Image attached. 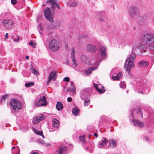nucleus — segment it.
Segmentation results:
<instances>
[{"label":"nucleus","mask_w":154,"mask_h":154,"mask_svg":"<svg viewBox=\"0 0 154 154\" xmlns=\"http://www.w3.org/2000/svg\"><path fill=\"white\" fill-rule=\"evenodd\" d=\"M140 40L142 43L150 46L154 42V35L150 33L144 34L140 37Z\"/></svg>","instance_id":"f257e3e1"},{"label":"nucleus","mask_w":154,"mask_h":154,"mask_svg":"<svg viewBox=\"0 0 154 154\" xmlns=\"http://www.w3.org/2000/svg\"><path fill=\"white\" fill-rule=\"evenodd\" d=\"M136 55L134 53H133L131 55H129V57L126 60L124 67L126 71L128 72L130 71V69L133 67H134V60L135 59Z\"/></svg>","instance_id":"f03ea898"},{"label":"nucleus","mask_w":154,"mask_h":154,"mask_svg":"<svg viewBox=\"0 0 154 154\" xmlns=\"http://www.w3.org/2000/svg\"><path fill=\"white\" fill-rule=\"evenodd\" d=\"M129 14L132 19L138 20L140 15V13L136 7H131L129 9Z\"/></svg>","instance_id":"7ed1b4c3"},{"label":"nucleus","mask_w":154,"mask_h":154,"mask_svg":"<svg viewBox=\"0 0 154 154\" xmlns=\"http://www.w3.org/2000/svg\"><path fill=\"white\" fill-rule=\"evenodd\" d=\"M47 103L46 98L45 96L44 95L42 97H40L39 98L38 97L35 99L34 105L36 107L44 106L47 105Z\"/></svg>","instance_id":"20e7f679"},{"label":"nucleus","mask_w":154,"mask_h":154,"mask_svg":"<svg viewBox=\"0 0 154 154\" xmlns=\"http://www.w3.org/2000/svg\"><path fill=\"white\" fill-rule=\"evenodd\" d=\"M49 48L51 51H56L59 48V43L57 40L53 39L49 43Z\"/></svg>","instance_id":"39448f33"},{"label":"nucleus","mask_w":154,"mask_h":154,"mask_svg":"<svg viewBox=\"0 0 154 154\" xmlns=\"http://www.w3.org/2000/svg\"><path fill=\"white\" fill-rule=\"evenodd\" d=\"M9 103L15 111H18L22 108V106L20 102L16 99H12Z\"/></svg>","instance_id":"423d86ee"},{"label":"nucleus","mask_w":154,"mask_h":154,"mask_svg":"<svg viewBox=\"0 0 154 154\" xmlns=\"http://www.w3.org/2000/svg\"><path fill=\"white\" fill-rule=\"evenodd\" d=\"M149 46L146 44L144 43H142L141 41L140 43L137 45L134 46L133 49V50H136L137 48L140 49V51L141 52H146L148 49V47Z\"/></svg>","instance_id":"0eeeda50"},{"label":"nucleus","mask_w":154,"mask_h":154,"mask_svg":"<svg viewBox=\"0 0 154 154\" xmlns=\"http://www.w3.org/2000/svg\"><path fill=\"white\" fill-rule=\"evenodd\" d=\"M149 18V15L144 14L141 16L140 15L137 20L140 24L143 25L146 24Z\"/></svg>","instance_id":"6e6552de"},{"label":"nucleus","mask_w":154,"mask_h":154,"mask_svg":"<svg viewBox=\"0 0 154 154\" xmlns=\"http://www.w3.org/2000/svg\"><path fill=\"white\" fill-rule=\"evenodd\" d=\"M44 15L45 18L51 22H54L53 18L50 9L48 7L44 10Z\"/></svg>","instance_id":"1a4fd4ad"},{"label":"nucleus","mask_w":154,"mask_h":154,"mask_svg":"<svg viewBox=\"0 0 154 154\" xmlns=\"http://www.w3.org/2000/svg\"><path fill=\"white\" fill-rule=\"evenodd\" d=\"M2 24L8 29H11L13 24V22L11 20H5L2 21Z\"/></svg>","instance_id":"9d476101"},{"label":"nucleus","mask_w":154,"mask_h":154,"mask_svg":"<svg viewBox=\"0 0 154 154\" xmlns=\"http://www.w3.org/2000/svg\"><path fill=\"white\" fill-rule=\"evenodd\" d=\"M49 2L51 5V8L52 11L54 12L55 11L56 7L58 9H60L59 5V3L54 0H49L47 2Z\"/></svg>","instance_id":"9b49d317"},{"label":"nucleus","mask_w":154,"mask_h":154,"mask_svg":"<svg viewBox=\"0 0 154 154\" xmlns=\"http://www.w3.org/2000/svg\"><path fill=\"white\" fill-rule=\"evenodd\" d=\"M86 50L90 52L94 53L97 50L96 47L92 44H88L86 47Z\"/></svg>","instance_id":"f8f14e48"},{"label":"nucleus","mask_w":154,"mask_h":154,"mask_svg":"<svg viewBox=\"0 0 154 154\" xmlns=\"http://www.w3.org/2000/svg\"><path fill=\"white\" fill-rule=\"evenodd\" d=\"M93 85L97 91L99 93H103L105 91L104 86L101 84L97 85L94 83Z\"/></svg>","instance_id":"ddd939ff"},{"label":"nucleus","mask_w":154,"mask_h":154,"mask_svg":"<svg viewBox=\"0 0 154 154\" xmlns=\"http://www.w3.org/2000/svg\"><path fill=\"white\" fill-rule=\"evenodd\" d=\"M67 151V147L66 146H61L59 149L56 151L55 154H66Z\"/></svg>","instance_id":"4468645a"},{"label":"nucleus","mask_w":154,"mask_h":154,"mask_svg":"<svg viewBox=\"0 0 154 154\" xmlns=\"http://www.w3.org/2000/svg\"><path fill=\"white\" fill-rule=\"evenodd\" d=\"M56 75V72H52L50 73L48 77V80L47 83V85H48L52 80H53L54 81L55 80Z\"/></svg>","instance_id":"2eb2a0df"},{"label":"nucleus","mask_w":154,"mask_h":154,"mask_svg":"<svg viewBox=\"0 0 154 154\" xmlns=\"http://www.w3.org/2000/svg\"><path fill=\"white\" fill-rule=\"evenodd\" d=\"M131 116L133 117H134V114L136 112L138 114H140V116L141 118L143 117V114L142 112L141 111V109L139 107L137 109V110L135 109H133L131 111Z\"/></svg>","instance_id":"dca6fc26"},{"label":"nucleus","mask_w":154,"mask_h":154,"mask_svg":"<svg viewBox=\"0 0 154 154\" xmlns=\"http://www.w3.org/2000/svg\"><path fill=\"white\" fill-rule=\"evenodd\" d=\"M100 54L102 57L105 59L107 56V54L106 53V47L103 46L100 48Z\"/></svg>","instance_id":"f3484780"},{"label":"nucleus","mask_w":154,"mask_h":154,"mask_svg":"<svg viewBox=\"0 0 154 154\" xmlns=\"http://www.w3.org/2000/svg\"><path fill=\"white\" fill-rule=\"evenodd\" d=\"M131 122L134 125L137 126L140 128H142L144 126V124L139 120L136 119H132Z\"/></svg>","instance_id":"a211bd4d"},{"label":"nucleus","mask_w":154,"mask_h":154,"mask_svg":"<svg viewBox=\"0 0 154 154\" xmlns=\"http://www.w3.org/2000/svg\"><path fill=\"white\" fill-rule=\"evenodd\" d=\"M75 54V48H73L71 52V58L72 59V61L73 63L72 65H74L75 67L77 66V64L76 63V60L74 58Z\"/></svg>","instance_id":"6ab92c4d"},{"label":"nucleus","mask_w":154,"mask_h":154,"mask_svg":"<svg viewBox=\"0 0 154 154\" xmlns=\"http://www.w3.org/2000/svg\"><path fill=\"white\" fill-rule=\"evenodd\" d=\"M138 64L139 67H146L149 64V63L147 61L142 60L138 62Z\"/></svg>","instance_id":"aec40b11"},{"label":"nucleus","mask_w":154,"mask_h":154,"mask_svg":"<svg viewBox=\"0 0 154 154\" xmlns=\"http://www.w3.org/2000/svg\"><path fill=\"white\" fill-rule=\"evenodd\" d=\"M109 145L111 148H114L116 147V144L115 140L111 139L109 140Z\"/></svg>","instance_id":"412c9836"},{"label":"nucleus","mask_w":154,"mask_h":154,"mask_svg":"<svg viewBox=\"0 0 154 154\" xmlns=\"http://www.w3.org/2000/svg\"><path fill=\"white\" fill-rule=\"evenodd\" d=\"M53 126L54 127L57 128L59 125V121L56 119H54L52 121Z\"/></svg>","instance_id":"4be33fe9"},{"label":"nucleus","mask_w":154,"mask_h":154,"mask_svg":"<svg viewBox=\"0 0 154 154\" xmlns=\"http://www.w3.org/2000/svg\"><path fill=\"white\" fill-rule=\"evenodd\" d=\"M102 140H103L99 144V147L100 148H103V146L106 144V143L108 142V140L106 138H103Z\"/></svg>","instance_id":"5701e85b"},{"label":"nucleus","mask_w":154,"mask_h":154,"mask_svg":"<svg viewBox=\"0 0 154 154\" xmlns=\"http://www.w3.org/2000/svg\"><path fill=\"white\" fill-rule=\"evenodd\" d=\"M122 76V72H120L119 74L116 76H112V78L115 80H118L120 79Z\"/></svg>","instance_id":"b1692460"},{"label":"nucleus","mask_w":154,"mask_h":154,"mask_svg":"<svg viewBox=\"0 0 154 154\" xmlns=\"http://www.w3.org/2000/svg\"><path fill=\"white\" fill-rule=\"evenodd\" d=\"M98 14L100 16L102 17H100L99 18V20L100 21H102L104 20L105 17H103V16L105 15V12L103 11H102L101 12H98Z\"/></svg>","instance_id":"393cba45"},{"label":"nucleus","mask_w":154,"mask_h":154,"mask_svg":"<svg viewBox=\"0 0 154 154\" xmlns=\"http://www.w3.org/2000/svg\"><path fill=\"white\" fill-rule=\"evenodd\" d=\"M56 108L58 110H60L63 109V106L61 102H58L56 105Z\"/></svg>","instance_id":"a878e982"},{"label":"nucleus","mask_w":154,"mask_h":154,"mask_svg":"<svg viewBox=\"0 0 154 154\" xmlns=\"http://www.w3.org/2000/svg\"><path fill=\"white\" fill-rule=\"evenodd\" d=\"M72 113L75 116H77L79 112V109L77 108H75L72 109Z\"/></svg>","instance_id":"bb28decb"},{"label":"nucleus","mask_w":154,"mask_h":154,"mask_svg":"<svg viewBox=\"0 0 154 154\" xmlns=\"http://www.w3.org/2000/svg\"><path fill=\"white\" fill-rule=\"evenodd\" d=\"M31 68L30 69V70L34 74L37 75L38 74V72L32 66H31Z\"/></svg>","instance_id":"cd10ccee"},{"label":"nucleus","mask_w":154,"mask_h":154,"mask_svg":"<svg viewBox=\"0 0 154 154\" xmlns=\"http://www.w3.org/2000/svg\"><path fill=\"white\" fill-rule=\"evenodd\" d=\"M34 85V83L33 82L26 83L25 84V86L26 87H30L31 86L33 85Z\"/></svg>","instance_id":"c85d7f7f"},{"label":"nucleus","mask_w":154,"mask_h":154,"mask_svg":"<svg viewBox=\"0 0 154 154\" xmlns=\"http://www.w3.org/2000/svg\"><path fill=\"white\" fill-rule=\"evenodd\" d=\"M120 86L122 88H126L125 83L124 82H121L120 83Z\"/></svg>","instance_id":"c756f323"},{"label":"nucleus","mask_w":154,"mask_h":154,"mask_svg":"<svg viewBox=\"0 0 154 154\" xmlns=\"http://www.w3.org/2000/svg\"><path fill=\"white\" fill-rule=\"evenodd\" d=\"M38 118L37 116H36L33 119V122L35 124H38L39 122Z\"/></svg>","instance_id":"7c9ffc66"},{"label":"nucleus","mask_w":154,"mask_h":154,"mask_svg":"<svg viewBox=\"0 0 154 154\" xmlns=\"http://www.w3.org/2000/svg\"><path fill=\"white\" fill-rule=\"evenodd\" d=\"M39 121L43 120L45 119V116L42 115L37 116Z\"/></svg>","instance_id":"2f4dec72"},{"label":"nucleus","mask_w":154,"mask_h":154,"mask_svg":"<svg viewBox=\"0 0 154 154\" xmlns=\"http://www.w3.org/2000/svg\"><path fill=\"white\" fill-rule=\"evenodd\" d=\"M34 132L36 134L39 135H42V134H43V132L42 131H37L36 130H35Z\"/></svg>","instance_id":"473e14b6"},{"label":"nucleus","mask_w":154,"mask_h":154,"mask_svg":"<svg viewBox=\"0 0 154 154\" xmlns=\"http://www.w3.org/2000/svg\"><path fill=\"white\" fill-rule=\"evenodd\" d=\"M70 91L71 92H73L75 90V89L74 86H70V88L68 90H67V91Z\"/></svg>","instance_id":"72a5a7b5"},{"label":"nucleus","mask_w":154,"mask_h":154,"mask_svg":"<svg viewBox=\"0 0 154 154\" xmlns=\"http://www.w3.org/2000/svg\"><path fill=\"white\" fill-rule=\"evenodd\" d=\"M90 100H85L84 105L85 106H87L90 104Z\"/></svg>","instance_id":"f704fd0d"},{"label":"nucleus","mask_w":154,"mask_h":154,"mask_svg":"<svg viewBox=\"0 0 154 154\" xmlns=\"http://www.w3.org/2000/svg\"><path fill=\"white\" fill-rule=\"evenodd\" d=\"M92 71L90 68H88L86 70V72L87 74H90L91 73Z\"/></svg>","instance_id":"c9c22d12"},{"label":"nucleus","mask_w":154,"mask_h":154,"mask_svg":"<svg viewBox=\"0 0 154 154\" xmlns=\"http://www.w3.org/2000/svg\"><path fill=\"white\" fill-rule=\"evenodd\" d=\"M81 58L82 61H84L86 60L87 57L85 55H82L81 56Z\"/></svg>","instance_id":"e433bc0d"},{"label":"nucleus","mask_w":154,"mask_h":154,"mask_svg":"<svg viewBox=\"0 0 154 154\" xmlns=\"http://www.w3.org/2000/svg\"><path fill=\"white\" fill-rule=\"evenodd\" d=\"M63 80L67 82H69L70 81V79L68 77H66L64 78Z\"/></svg>","instance_id":"4c0bfd02"},{"label":"nucleus","mask_w":154,"mask_h":154,"mask_svg":"<svg viewBox=\"0 0 154 154\" xmlns=\"http://www.w3.org/2000/svg\"><path fill=\"white\" fill-rule=\"evenodd\" d=\"M79 138L80 141L83 142L85 141V137L83 136L79 137Z\"/></svg>","instance_id":"58836bf2"},{"label":"nucleus","mask_w":154,"mask_h":154,"mask_svg":"<svg viewBox=\"0 0 154 154\" xmlns=\"http://www.w3.org/2000/svg\"><path fill=\"white\" fill-rule=\"evenodd\" d=\"M8 94H6V95L3 96L2 98V100H5L8 97Z\"/></svg>","instance_id":"ea45409f"},{"label":"nucleus","mask_w":154,"mask_h":154,"mask_svg":"<svg viewBox=\"0 0 154 154\" xmlns=\"http://www.w3.org/2000/svg\"><path fill=\"white\" fill-rule=\"evenodd\" d=\"M11 4L13 5H15L16 4L17 1L16 0H11Z\"/></svg>","instance_id":"a19ab883"},{"label":"nucleus","mask_w":154,"mask_h":154,"mask_svg":"<svg viewBox=\"0 0 154 154\" xmlns=\"http://www.w3.org/2000/svg\"><path fill=\"white\" fill-rule=\"evenodd\" d=\"M70 5L72 7H75L77 5V4L76 3H73Z\"/></svg>","instance_id":"79ce46f5"},{"label":"nucleus","mask_w":154,"mask_h":154,"mask_svg":"<svg viewBox=\"0 0 154 154\" xmlns=\"http://www.w3.org/2000/svg\"><path fill=\"white\" fill-rule=\"evenodd\" d=\"M97 66H94L90 68H91V70L92 71H93V70L96 69L97 67Z\"/></svg>","instance_id":"37998d69"},{"label":"nucleus","mask_w":154,"mask_h":154,"mask_svg":"<svg viewBox=\"0 0 154 154\" xmlns=\"http://www.w3.org/2000/svg\"><path fill=\"white\" fill-rule=\"evenodd\" d=\"M29 45H31L32 47H33L34 45H35V44H34L33 42L31 41L29 43Z\"/></svg>","instance_id":"c03bdc74"},{"label":"nucleus","mask_w":154,"mask_h":154,"mask_svg":"<svg viewBox=\"0 0 154 154\" xmlns=\"http://www.w3.org/2000/svg\"><path fill=\"white\" fill-rule=\"evenodd\" d=\"M38 142H39V143L42 144H44V140H40L38 141Z\"/></svg>","instance_id":"a18cd8bd"},{"label":"nucleus","mask_w":154,"mask_h":154,"mask_svg":"<svg viewBox=\"0 0 154 154\" xmlns=\"http://www.w3.org/2000/svg\"><path fill=\"white\" fill-rule=\"evenodd\" d=\"M67 100L69 102H71L72 100V99L71 97H68L67 99Z\"/></svg>","instance_id":"49530a36"},{"label":"nucleus","mask_w":154,"mask_h":154,"mask_svg":"<svg viewBox=\"0 0 154 154\" xmlns=\"http://www.w3.org/2000/svg\"><path fill=\"white\" fill-rule=\"evenodd\" d=\"M84 35H80L78 37V39H80L81 38L83 37Z\"/></svg>","instance_id":"de8ad7c7"},{"label":"nucleus","mask_w":154,"mask_h":154,"mask_svg":"<svg viewBox=\"0 0 154 154\" xmlns=\"http://www.w3.org/2000/svg\"><path fill=\"white\" fill-rule=\"evenodd\" d=\"M30 154H39L38 153L35 152H32Z\"/></svg>","instance_id":"09e8293b"},{"label":"nucleus","mask_w":154,"mask_h":154,"mask_svg":"<svg viewBox=\"0 0 154 154\" xmlns=\"http://www.w3.org/2000/svg\"><path fill=\"white\" fill-rule=\"evenodd\" d=\"M70 86H74V82L72 81L70 82Z\"/></svg>","instance_id":"8fccbe9b"},{"label":"nucleus","mask_w":154,"mask_h":154,"mask_svg":"<svg viewBox=\"0 0 154 154\" xmlns=\"http://www.w3.org/2000/svg\"><path fill=\"white\" fill-rule=\"evenodd\" d=\"M8 38V33H6L5 34V39H7Z\"/></svg>","instance_id":"3c124183"},{"label":"nucleus","mask_w":154,"mask_h":154,"mask_svg":"<svg viewBox=\"0 0 154 154\" xmlns=\"http://www.w3.org/2000/svg\"><path fill=\"white\" fill-rule=\"evenodd\" d=\"M94 136L97 137H98V135L97 133H95L94 134Z\"/></svg>","instance_id":"603ef678"},{"label":"nucleus","mask_w":154,"mask_h":154,"mask_svg":"<svg viewBox=\"0 0 154 154\" xmlns=\"http://www.w3.org/2000/svg\"><path fill=\"white\" fill-rule=\"evenodd\" d=\"M29 56H26V57H25V58L26 59H27V60H28L29 59Z\"/></svg>","instance_id":"864d4df0"},{"label":"nucleus","mask_w":154,"mask_h":154,"mask_svg":"<svg viewBox=\"0 0 154 154\" xmlns=\"http://www.w3.org/2000/svg\"><path fill=\"white\" fill-rule=\"evenodd\" d=\"M138 92H139V93H141V94H143V92L142 91H138Z\"/></svg>","instance_id":"5fc2aeb1"},{"label":"nucleus","mask_w":154,"mask_h":154,"mask_svg":"<svg viewBox=\"0 0 154 154\" xmlns=\"http://www.w3.org/2000/svg\"><path fill=\"white\" fill-rule=\"evenodd\" d=\"M39 26H40V29H42L43 28H42L41 27L40 24H39Z\"/></svg>","instance_id":"6e6d98bb"},{"label":"nucleus","mask_w":154,"mask_h":154,"mask_svg":"<svg viewBox=\"0 0 154 154\" xmlns=\"http://www.w3.org/2000/svg\"><path fill=\"white\" fill-rule=\"evenodd\" d=\"M80 97H81V99H82V100H84V99L83 98L82 96V95H81L80 96Z\"/></svg>","instance_id":"4d7b16f0"},{"label":"nucleus","mask_w":154,"mask_h":154,"mask_svg":"<svg viewBox=\"0 0 154 154\" xmlns=\"http://www.w3.org/2000/svg\"><path fill=\"white\" fill-rule=\"evenodd\" d=\"M145 138H146V141H147V140H148V137H145Z\"/></svg>","instance_id":"13d9d810"},{"label":"nucleus","mask_w":154,"mask_h":154,"mask_svg":"<svg viewBox=\"0 0 154 154\" xmlns=\"http://www.w3.org/2000/svg\"><path fill=\"white\" fill-rule=\"evenodd\" d=\"M41 136H42V137H43V138H45V137H44V136L43 135V134H42V135H41Z\"/></svg>","instance_id":"bf43d9fd"},{"label":"nucleus","mask_w":154,"mask_h":154,"mask_svg":"<svg viewBox=\"0 0 154 154\" xmlns=\"http://www.w3.org/2000/svg\"><path fill=\"white\" fill-rule=\"evenodd\" d=\"M19 40V38H18L17 39V40H16V39H15L14 40V41H17V40Z\"/></svg>","instance_id":"052dcab7"},{"label":"nucleus","mask_w":154,"mask_h":154,"mask_svg":"<svg viewBox=\"0 0 154 154\" xmlns=\"http://www.w3.org/2000/svg\"><path fill=\"white\" fill-rule=\"evenodd\" d=\"M15 149V147H12V149Z\"/></svg>","instance_id":"680f3d73"},{"label":"nucleus","mask_w":154,"mask_h":154,"mask_svg":"<svg viewBox=\"0 0 154 154\" xmlns=\"http://www.w3.org/2000/svg\"><path fill=\"white\" fill-rule=\"evenodd\" d=\"M88 2H89L90 0H87Z\"/></svg>","instance_id":"e2e57ef3"},{"label":"nucleus","mask_w":154,"mask_h":154,"mask_svg":"<svg viewBox=\"0 0 154 154\" xmlns=\"http://www.w3.org/2000/svg\"><path fill=\"white\" fill-rule=\"evenodd\" d=\"M89 149V148H88V147H87V149Z\"/></svg>","instance_id":"0e129e2a"},{"label":"nucleus","mask_w":154,"mask_h":154,"mask_svg":"<svg viewBox=\"0 0 154 154\" xmlns=\"http://www.w3.org/2000/svg\"><path fill=\"white\" fill-rule=\"evenodd\" d=\"M91 137V135H89V137Z\"/></svg>","instance_id":"69168bd1"},{"label":"nucleus","mask_w":154,"mask_h":154,"mask_svg":"<svg viewBox=\"0 0 154 154\" xmlns=\"http://www.w3.org/2000/svg\"><path fill=\"white\" fill-rule=\"evenodd\" d=\"M39 32V33H40V34H41V32H40V31Z\"/></svg>","instance_id":"338daca9"},{"label":"nucleus","mask_w":154,"mask_h":154,"mask_svg":"<svg viewBox=\"0 0 154 154\" xmlns=\"http://www.w3.org/2000/svg\"><path fill=\"white\" fill-rule=\"evenodd\" d=\"M45 6V5H43V6Z\"/></svg>","instance_id":"774afa93"}]
</instances>
